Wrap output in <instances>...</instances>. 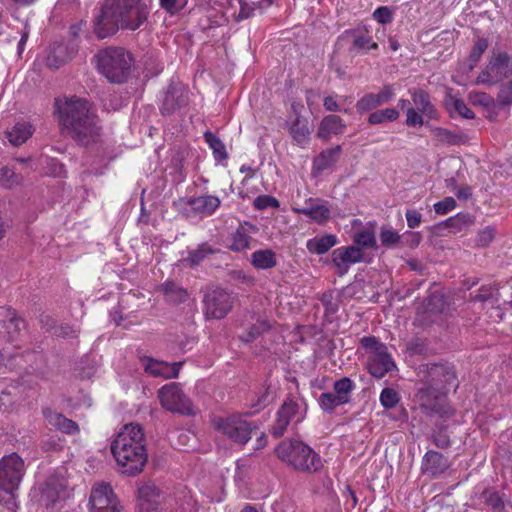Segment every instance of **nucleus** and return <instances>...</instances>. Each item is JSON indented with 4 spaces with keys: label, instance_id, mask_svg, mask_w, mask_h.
Returning <instances> with one entry per match:
<instances>
[{
    "label": "nucleus",
    "instance_id": "30",
    "mask_svg": "<svg viewBox=\"0 0 512 512\" xmlns=\"http://www.w3.org/2000/svg\"><path fill=\"white\" fill-rule=\"evenodd\" d=\"M74 49H69L64 44L55 45L46 58V64L48 67L58 69L60 66L65 64L72 58Z\"/></svg>",
    "mask_w": 512,
    "mask_h": 512
},
{
    "label": "nucleus",
    "instance_id": "51",
    "mask_svg": "<svg viewBox=\"0 0 512 512\" xmlns=\"http://www.w3.org/2000/svg\"><path fill=\"white\" fill-rule=\"evenodd\" d=\"M400 401V396L393 388H384L380 394V402L386 409L394 408Z\"/></svg>",
    "mask_w": 512,
    "mask_h": 512
},
{
    "label": "nucleus",
    "instance_id": "37",
    "mask_svg": "<svg viewBox=\"0 0 512 512\" xmlns=\"http://www.w3.org/2000/svg\"><path fill=\"white\" fill-rule=\"evenodd\" d=\"M293 140L299 145H305L309 141L310 130L305 120L297 117L290 127Z\"/></svg>",
    "mask_w": 512,
    "mask_h": 512
},
{
    "label": "nucleus",
    "instance_id": "10",
    "mask_svg": "<svg viewBox=\"0 0 512 512\" xmlns=\"http://www.w3.org/2000/svg\"><path fill=\"white\" fill-rule=\"evenodd\" d=\"M158 397L162 407L173 413L195 416L198 412L192 401L183 393L178 383L163 386L158 391Z\"/></svg>",
    "mask_w": 512,
    "mask_h": 512
},
{
    "label": "nucleus",
    "instance_id": "14",
    "mask_svg": "<svg viewBox=\"0 0 512 512\" xmlns=\"http://www.w3.org/2000/svg\"><path fill=\"white\" fill-rule=\"evenodd\" d=\"M89 505L91 512H123L117 496L109 483H95L92 487Z\"/></svg>",
    "mask_w": 512,
    "mask_h": 512
},
{
    "label": "nucleus",
    "instance_id": "64",
    "mask_svg": "<svg viewBox=\"0 0 512 512\" xmlns=\"http://www.w3.org/2000/svg\"><path fill=\"white\" fill-rule=\"evenodd\" d=\"M321 302L325 306L326 311L334 313L337 311V305L332 301V294L324 293L321 297Z\"/></svg>",
    "mask_w": 512,
    "mask_h": 512
},
{
    "label": "nucleus",
    "instance_id": "1",
    "mask_svg": "<svg viewBox=\"0 0 512 512\" xmlns=\"http://www.w3.org/2000/svg\"><path fill=\"white\" fill-rule=\"evenodd\" d=\"M149 14V7L142 0H104L95 19V34L104 39L120 28L135 31L147 21Z\"/></svg>",
    "mask_w": 512,
    "mask_h": 512
},
{
    "label": "nucleus",
    "instance_id": "22",
    "mask_svg": "<svg viewBox=\"0 0 512 512\" xmlns=\"http://www.w3.org/2000/svg\"><path fill=\"white\" fill-rule=\"evenodd\" d=\"M66 483L63 479L49 478L41 489V501L46 507H52L65 497Z\"/></svg>",
    "mask_w": 512,
    "mask_h": 512
},
{
    "label": "nucleus",
    "instance_id": "43",
    "mask_svg": "<svg viewBox=\"0 0 512 512\" xmlns=\"http://www.w3.org/2000/svg\"><path fill=\"white\" fill-rule=\"evenodd\" d=\"M334 393L345 399V403H349L351 400L350 394L355 389L354 382L349 377H342L335 381L333 384Z\"/></svg>",
    "mask_w": 512,
    "mask_h": 512
},
{
    "label": "nucleus",
    "instance_id": "13",
    "mask_svg": "<svg viewBox=\"0 0 512 512\" xmlns=\"http://www.w3.org/2000/svg\"><path fill=\"white\" fill-rule=\"evenodd\" d=\"M419 382L428 386H434L439 390L447 391V387L456 381L455 372L446 364L427 363L418 368Z\"/></svg>",
    "mask_w": 512,
    "mask_h": 512
},
{
    "label": "nucleus",
    "instance_id": "34",
    "mask_svg": "<svg viewBox=\"0 0 512 512\" xmlns=\"http://www.w3.org/2000/svg\"><path fill=\"white\" fill-rule=\"evenodd\" d=\"M437 142L446 145H460L468 142V136L456 131L437 127L433 130Z\"/></svg>",
    "mask_w": 512,
    "mask_h": 512
},
{
    "label": "nucleus",
    "instance_id": "23",
    "mask_svg": "<svg viewBox=\"0 0 512 512\" xmlns=\"http://www.w3.org/2000/svg\"><path fill=\"white\" fill-rule=\"evenodd\" d=\"M183 362L167 363L148 359L145 363V371L154 377H162L165 379L177 378Z\"/></svg>",
    "mask_w": 512,
    "mask_h": 512
},
{
    "label": "nucleus",
    "instance_id": "29",
    "mask_svg": "<svg viewBox=\"0 0 512 512\" xmlns=\"http://www.w3.org/2000/svg\"><path fill=\"white\" fill-rule=\"evenodd\" d=\"M44 416L51 426L63 433L73 434L78 431L77 424L60 413L47 409Z\"/></svg>",
    "mask_w": 512,
    "mask_h": 512
},
{
    "label": "nucleus",
    "instance_id": "58",
    "mask_svg": "<svg viewBox=\"0 0 512 512\" xmlns=\"http://www.w3.org/2000/svg\"><path fill=\"white\" fill-rule=\"evenodd\" d=\"M431 440L440 449H446L451 445L450 437L442 429L434 431L431 435Z\"/></svg>",
    "mask_w": 512,
    "mask_h": 512
},
{
    "label": "nucleus",
    "instance_id": "12",
    "mask_svg": "<svg viewBox=\"0 0 512 512\" xmlns=\"http://www.w3.org/2000/svg\"><path fill=\"white\" fill-rule=\"evenodd\" d=\"M25 474L23 459L16 453L4 456L0 460V491L17 492Z\"/></svg>",
    "mask_w": 512,
    "mask_h": 512
},
{
    "label": "nucleus",
    "instance_id": "6",
    "mask_svg": "<svg viewBox=\"0 0 512 512\" xmlns=\"http://www.w3.org/2000/svg\"><path fill=\"white\" fill-rule=\"evenodd\" d=\"M414 401L421 411L428 417L438 416L450 418L454 416V409L448 404L446 392L434 386L418 382Z\"/></svg>",
    "mask_w": 512,
    "mask_h": 512
},
{
    "label": "nucleus",
    "instance_id": "3",
    "mask_svg": "<svg viewBox=\"0 0 512 512\" xmlns=\"http://www.w3.org/2000/svg\"><path fill=\"white\" fill-rule=\"evenodd\" d=\"M59 121L72 139L88 144L99 135L100 126L90 104L81 98H71L59 107Z\"/></svg>",
    "mask_w": 512,
    "mask_h": 512
},
{
    "label": "nucleus",
    "instance_id": "16",
    "mask_svg": "<svg viewBox=\"0 0 512 512\" xmlns=\"http://www.w3.org/2000/svg\"><path fill=\"white\" fill-rule=\"evenodd\" d=\"M395 95L392 85H384L378 93H367L356 103V109L359 113L368 112L385 103H388Z\"/></svg>",
    "mask_w": 512,
    "mask_h": 512
},
{
    "label": "nucleus",
    "instance_id": "2",
    "mask_svg": "<svg viewBox=\"0 0 512 512\" xmlns=\"http://www.w3.org/2000/svg\"><path fill=\"white\" fill-rule=\"evenodd\" d=\"M111 452L122 474L136 476L141 473L148 460L142 426L138 423L124 425L111 443Z\"/></svg>",
    "mask_w": 512,
    "mask_h": 512
},
{
    "label": "nucleus",
    "instance_id": "57",
    "mask_svg": "<svg viewBox=\"0 0 512 512\" xmlns=\"http://www.w3.org/2000/svg\"><path fill=\"white\" fill-rule=\"evenodd\" d=\"M495 238V229L493 227H486L481 230L477 235L476 243L480 247H487Z\"/></svg>",
    "mask_w": 512,
    "mask_h": 512
},
{
    "label": "nucleus",
    "instance_id": "41",
    "mask_svg": "<svg viewBox=\"0 0 512 512\" xmlns=\"http://www.w3.org/2000/svg\"><path fill=\"white\" fill-rule=\"evenodd\" d=\"M215 250L207 243H202L197 249L189 252L188 256L183 260L191 267L199 265L207 256L213 254Z\"/></svg>",
    "mask_w": 512,
    "mask_h": 512
},
{
    "label": "nucleus",
    "instance_id": "27",
    "mask_svg": "<svg viewBox=\"0 0 512 512\" xmlns=\"http://www.w3.org/2000/svg\"><path fill=\"white\" fill-rule=\"evenodd\" d=\"M346 124L337 115L325 116L320 124L317 131V137L328 141L331 135H340L344 132Z\"/></svg>",
    "mask_w": 512,
    "mask_h": 512
},
{
    "label": "nucleus",
    "instance_id": "62",
    "mask_svg": "<svg viewBox=\"0 0 512 512\" xmlns=\"http://www.w3.org/2000/svg\"><path fill=\"white\" fill-rule=\"evenodd\" d=\"M406 116V124L408 126H421L424 123L422 115L412 107H408Z\"/></svg>",
    "mask_w": 512,
    "mask_h": 512
},
{
    "label": "nucleus",
    "instance_id": "31",
    "mask_svg": "<svg viewBox=\"0 0 512 512\" xmlns=\"http://www.w3.org/2000/svg\"><path fill=\"white\" fill-rule=\"evenodd\" d=\"M159 290L163 293L166 301L172 304H180L187 300L189 294L187 290L173 281L164 282Z\"/></svg>",
    "mask_w": 512,
    "mask_h": 512
},
{
    "label": "nucleus",
    "instance_id": "45",
    "mask_svg": "<svg viewBox=\"0 0 512 512\" xmlns=\"http://www.w3.org/2000/svg\"><path fill=\"white\" fill-rule=\"evenodd\" d=\"M344 404H346L345 399L343 400L341 396L339 397L335 393L326 392L322 393L319 397L320 407L329 413H331L336 407Z\"/></svg>",
    "mask_w": 512,
    "mask_h": 512
},
{
    "label": "nucleus",
    "instance_id": "26",
    "mask_svg": "<svg viewBox=\"0 0 512 512\" xmlns=\"http://www.w3.org/2000/svg\"><path fill=\"white\" fill-rule=\"evenodd\" d=\"M293 210L298 214H302L310 218L318 224H323L330 218V209L327 206V203L319 199L316 200L315 203L310 199V203H307L305 207L293 208Z\"/></svg>",
    "mask_w": 512,
    "mask_h": 512
},
{
    "label": "nucleus",
    "instance_id": "11",
    "mask_svg": "<svg viewBox=\"0 0 512 512\" xmlns=\"http://www.w3.org/2000/svg\"><path fill=\"white\" fill-rule=\"evenodd\" d=\"M306 410L304 401L288 397L277 411L270 433L275 438L283 436L291 421L299 423L305 418Z\"/></svg>",
    "mask_w": 512,
    "mask_h": 512
},
{
    "label": "nucleus",
    "instance_id": "54",
    "mask_svg": "<svg viewBox=\"0 0 512 512\" xmlns=\"http://www.w3.org/2000/svg\"><path fill=\"white\" fill-rule=\"evenodd\" d=\"M253 204L257 210H264L269 207H279V201L275 197L270 195H260L256 197Z\"/></svg>",
    "mask_w": 512,
    "mask_h": 512
},
{
    "label": "nucleus",
    "instance_id": "35",
    "mask_svg": "<svg viewBox=\"0 0 512 512\" xmlns=\"http://www.w3.org/2000/svg\"><path fill=\"white\" fill-rule=\"evenodd\" d=\"M337 243L336 236L327 234L322 237H315L307 241L306 247L309 252L322 255L328 252Z\"/></svg>",
    "mask_w": 512,
    "mask_h": 512
},
{
    "label": "nucleus",
    "instance_id": "44",
    "mask_svg": "<svg viewBox=\"0 0 512 512\" xmlns=\"http://www.w3.org/2000/svg\"><path fill=\"white\" fill-rule=\"evenodd\" d=\"M399 117V112L394 108H386L372 112L368 117V122L372 125L384 123L385 121H395Z\"/></svg>",
    "mask_w": 512,
    "mask_h": 512
},
{
    "label": "nucleus",
    "instance_id": "53",
    "mask_svg": "<svg viewBox=\"0 0 512 512\" xmlns=\"http://www.w3.org/2000/svg\"><path fill=\"white\" fill-rule=\"evenodd\" d=\"M361 345L363 348L369 351L371 355L384 351V349L387 348L385 344L379 342L378 339L374 336L363 337L361 339Z\"/></svg>",
    "mask_w": 512,
    "mask_h": 512
},
{
    "label": "nucleus",
    "instance_id": "40",
    "mask_svg": "<svg viewBox=\"0 0 512 512\" xmlns=\"http://www.w3.org/2000/svg\"><path fill=\"white\" fill-rule=\"evenodd\" d=\"M500 299L499 289L493 286H482L477 294L471 297L473 302L495 304Z\"/></svg>",
    "mask_w": 512,
    "mask_h": 512
},
{
    "label": "nucleus",
    "instance_id": "50",
    "mask_svg": "<svg viewBox=\"0 0 512 512\" xmlns=\"http://www.w3.org/2000/svg\"><path fill=\"white\" fill-rule=\"evenodd\" d=\"M51 332L56 337L63 339H75L78 337L80 330L68 324H59L51 327Z\"/></svg>",
    "mask_w": 512,
    "mask_h": 512
},
{
    "label": "nucleus",
    "instance_id": "8",
    "mask_svg": "<svg viewBox=\"0 0 512 512\" xmlns=\"http://www.w3.org/2000/svg\"><path fill=\"white\" fill-rule=\"evenodd\" d=\"M215 427L231 441L240 445L246 444L258 430L255 422L247 421L243 416L236 414L219 418L215 421Z\"/></svg>",
    "mask_w": 512,
    "mask_h": 512
},
{
    "label": "nucleus",
    "instance_id": "55",
    "mask_svg": "<svg viewBox=\"0 0 512 512\" xmlns=\"http://www.w3.org/2000/svg\"><path fill=\"white\" fill-rule=\"evenodd\" d=\"M497 100L503 105L512 104V79L500 86Z\"/></svg>",
    "mask_w": 512,
    "mask_h": 512
},
{
    "label": "nucleus",
    "instance_id": "60",
    "mask_svg": "<svg viewBox=\"0 0 512 512\" xmlns=\"http://www.w3.org/2000/svg\"><path fill=\"white\" fill-rule=\"evenodd\" d=\"M456 206V201L452 197H446L442 201L434 204V209L437 214H446L449 211L453 210Z\"/></svg>",
    "mask_w": 512,
    "mask_h": 512
},
{
    "label": "nucleus",
    "instance_id": "38",
    "mask_svg": "<svg viewBox=\"0 0 512 512\" xmlns=\"http://www.w3.org/2000/svg\"><path fill=\"white\" fill-rule=\"evenodd\" d=\"M353 243L356 247L371 249L376 247L375 232L371 228H363L353 235Z\"/></svg>",
    "mask_w": 512,
    "mask_h": 512
},
{
    "label": "nucleus",
    "instance_id": "32",
    "mask_svg": "<svg viewBox=\"0 0 512 512\" xmlns=\"http://www.w3.org/2000/svg\"><path fill=\"white\" fill-rule=\"evenodd\" d=\"M251 264L256 269L268 270L277 265V258L271 249H261L252 253Z\"/></svg>",
    "mask_w": 512,
    "mask_h": 512
},
{
    "label": "nucleus",
    "instance_id": "25",
    "mask_svg": "<svg viewBox=\"0 0 512 512\" xmlns=\"http://www.w3.org/2000/svg\"><path fill=\"white\" fill-rule=\"evenodd\" d=\"M449 468V461L441 453L429 450L423 457L422 470L424 473L436 477Z\"/></svg>",
    "mask_w": 512,
    "mask_h": 512
},
{
    "label": "nucleus",
    "instance_id": "59",
    "mask_svg": "<svg viewBox=\"0 0 512 512\" xmlns=\"http://www.w3.org/2000/svg\"><path fill=\"white\" fill-rule=\"evenodd\" d=\"M373 17L378 23L381 24H388L393 19L391 10L386 6L378 7L373 12Z\"/></svg>",
    "mask_w": 512,
    "mask_h": 512
},
{
    "label": "nucleus",
    "instance_id": "42",
    "mask_svg": "<svg viewBox=\"0 0 512 512\" xmlns=\"http://www.w3.org/2000/svg\"><path fill=\"white\" fill-rule=\"evenodd\" d=\"M270 328L271 325L267 320H258L240 336V339L246 343L251 342L262 335L264 332L270 330Z\"/></svg>",
    "mask_w": 512,
    "mask_h": 512
},
{
    "label": "nucleus",
    "instance_id": "4",
    "mask_svg": "<svg viewBox=\"0 0 512 512\" xmlns=\"http://www.w3.org/2000/svg\"><path fill=\"white\" fill-rule=\"evenodd\" d=\"M277 457L296 471L316 473L323 467V460L301 440L284 439L275 449Z\"/></svg>",
    "mask_w": 512,
    "mask_h": 512
},
{
    "label": "nucleus",
    "instance_id": "61",
    "mask_svg": "<svg viewBox=\"0 0 512 512\" xmlns=\"http://www.w3.org/2000/svg\"><path fill=\"white\" fill-rule=\"evenodd\" d=\"M353 47L358 50H370L377 49L378 44L375 42H371L370 37L359 36L354 39Z\"/></svg>",
    "mask_w": 512,
    "mask_h": 512
},
{
    "label": "nucleus",
    "instance_id": "33",
    "mask_svg": "<svg viewBox=\"0 0 512 512\" xmlns=\"http://www.w3.org/2000/svg\"><path fill=\"white\" fill-rule=\"evenodd\" d=\"M33 134V128L30 123L19 122L7 132L9 142L14 146H20L25 143Z\"/></svg>",
    "mask_w": 512,
    "mask_h": 512
},
{
    "label": "nucleus",
    "instance_id": "52",
    "mask_svg": "<svg viewBox=\"0 0 512 512\" xmlns=\"http://www.w3.org/2000/svg\"><path fill=\"white\" fill-rule=\"evenodd\" d=\"M382 246L391 248L399 244L401 236L393 229L383 227L380 232Z\"/></svg>",
    "mask_w": 512,
    "mask_h": 512
},
{
    "label": "nucleus",
    "instance_id": "15",
    "mask_svg": "<svg viewBox=\"0 0 512 512\" xmlns=\"http://www.w3.org/2000/svg\"><path fill=\"white\" fill-rule=\"evenodd\" d=\"M363 260V252L360 247L354 244L347 247H340L332 252V262L338 268L339 275L347 273L351 264L359 263Z\"/></svg>",
    "mask_w": 512,
    "mask_h": 512
},
{
    "label": "nucleus",
    "instance_id": "28",
    "mask_svg": "<svg viewBox=\"0 0 512 512\" xmlns=\"http://www.w3.org/2000/svg\"><path fill=\"white\" fill-rule=\"evenodd\" d=\"M341 146L337 145L333 148H327L320 152L313 160L312 171L314 174L319 175L323 171L332 168L341 153Z\"/></svg>",
    "mask_w": 512,
    "mask_h": 512
},
{
    "label": "nucleus",
    "instance_id": "24",
    "mask_svg": "<svg viewBox=\"0 0 512 512\" xmlns=\"http://www.w3.org/2000/svg\"><path fill=\"white\" fill-rule=\"evenodd\" d=\"M221 200L214 195H201L197 197H190L187 200L193 212L202 216H211L220 207Z\"/></svg>",
    "mask_w": 512,
    "mask_h": 512
},
{
    "label": "nucleus",
    "instance_id": "49",
    "mask_svg": "<svg viewBox=\"0 0 512 512\" xmlns=\"http://www.w3.org/2000/svg\"><path fill=\"white\" fill-rule=\"evenodd\" d=\"M488 48V41L485 38H479L473 45V48L470 52L468 61H469V70H473L477 62L480 60L482 54Z\"/></svg>",
    "mask_w": 512,
    "mask_h": 512
},
{
    "label": "nucleus",
    "instance_id": "19",
    "mask_svg": "<svg viewBox=\"0 0 512 512\" xmlns=\"http://www.w3.org/2000/svg\"><path fill=\"white\" fill-rule=\"evenodd\" d=\"M160 491L154 483H143L138 487V507L140 512H153L159 507Z\"/></svg>",
    "mask_w": 512,
    "mask_h": 512
},
{
    "label": "nucleus",
    "instance_id": "7",
    "mask_svg": "<svg viewBox=\"0 0 512 512\" xmlns=\"http://www.w3.org/2000/svg\"><path fill=\"white\" fill-rule=\"evenodd\" d=\"M512 75V55L504 51H493L486 67L476 79L477 84L493 86Z\"/></svg>",
    "mask_w": 512,
    "mask_h": 512
},
{
    "label": "nucleus",
    "instance_id": "36",
    "mask_svg": "<svg viewBox=\"0 0 512 512\" xmlns=\"http://www.w3.org/2000/svg\"><path fill=\"white\" fill-rule=\"evenodd\" d=\"M412 100L417 110L430 118L435 116V108L430 101V97L427 92L422 89L414 90L411 92Z\"/></svg>",
    "mask_w": 512,
    "mask_h": 512
},
{
    "label": "nucleus",
    "instance_id": "21",
    "mask_svg": "<svg viewBox=\"0 0 512 512\" xmlns=\"http://www.w3.org/2000/svg\"><path fill=\"white\" fill-rule=\"evenodd\" d=\"M395 368L396 365L387 352V348L384 349V351L369 356L368 370L375 378H383L388 372Z\"/></svg>",
    "mask_w": 512,
    "mask_h": 512
},
{
    "label": "nucleus",
    "instance_id": "18",
    "mask_svg": "<svg viewBox=\"0 0 512 512\" xmlns=\"http://www.w3.org/2000/svg\"><path fill=\"white\" fill-rule=\"evenodd\" d=\"M187 92L178 84H171L168 86L161 106L163 114L174 113L177 109L187 104Z\"/></svg>",
    "mask_w": 512,
    "mask_h": 512
},
{
    "label": "nucleus",
    "instance_id": "39",
    "mask_svg": "<svg viewBox=\"0 0 512 512\" xmlns=\"http://www.w3.org/2000/svg\"><path fill=\"white\" fill-rule=\"evenodd\" d=\"M204 139L213 151L214 158L217 161L225 160L228 155L224 143L212 132L204 133Z\"/></svg>",
    "mask_w": 512,
    "mask_h": 512
},
{
    "label": "nucleus",
    "instance_id": "48",
    "mask_svg": "<svg viewBox=\"0 0 512 512\" xmlns=\"http://www.w3.org/2000/svg\"><path fill=\"white\" fill-rule=\"evenodd\" d=\"M22 183V176L20 174L15 173L12 169L8 167H3L0 170V185L11 189L15 186H18Z\"/></svg>",
    "mask_w": 512,
    "mask_h": 512
},
{
    "label": "nucleus",
    "instance_id": "46",
    "mask_svg": "<svg viewBox=\"0 0 512 512\" xmlns=\"http://www.w3.org/2000/svg\"><path fill=\"white\" fill-rule=\"evenodd\" d=\"M485 503L494 511L500 512L505 506H509L512 509L511 502H504L502 496L497 491H485L483 493Z\"/></svg>",
    "mask_w": 512,
    "mask_h": 512
},
{
    "label": "nucleus",
    "instance_id": "17",
    "mask_svg": "<svg viewBox=\"0 0 512 512\" xmlns=\"http://www.w3.org/2000/svg\"><path fill=\"white\" fill-rule=\"evenodd\" d=\"M258 232V228L250 223H241L236 231L231 235V243L229 249L234 252H242L251 248L253 238L251 234Z\"/></svg>",
    "mask_w": 512,
    "mask_h": 512
},
{
    "label": "nucleus",
    "instance_id": "20",
    "mask_svg": "<svg viewBox=\"0 0 512 512\" xmlns=\"http://www.w3.org/2000/svg\"><path fill=\"white\" fill-rule=\"evenodd\" d=\"M24 327V321L19 318L14 310L8 307H0V329L7 335L10 341H14Z\"/></svg>",
    "mask_w": 512,
    "mask_h": 512
},
{
    "label": "nucleus",
    "instance_id": "5",
    "mask_svg": "<svg viewBox=\"0 0 512 512\" xmlns=\"http://www.w3.org/2000/svg\"><path fill=\"white\" fill-rule=\"evenodd\" d=\"M97 67L112 83H123L128 79L132 65V55L121 47H107L96 54Z\"/></svg>",
    "mask_w": 512,
    "mask_h": 512
},
{
    "label": "nucleus",
    "instance_id": "63",
    "mask_svg": "<svg viewBox=\"0 0 512 512\" xmlns=\"http://www.w3.org/2000/svg\"><path fill=\"white\" fill-rule=\"evenodd\" d=\"M407 225L409 228L414 229L419 226L422 220V215L420 212L414 209H409L405 213Z\"/></svg>",
    "mask_w": 512,
    "mask_h": 512
},
{
    "label": "nucleus",
    "instance_id": "9",
    "mask_svg": "<svg viewBox=\"0 0 512 512\" xmlns=\"http://www.w3.org/2000/svg\"><path fill=\"white\" fill-rule=\"evenodd\" d=\"M234 304L232 293L215 287L208 289L203 297V314L207 320H221L231 311Z\"/></svg>",
    "mask_w": 512,
    "mask_h": 512
},
{
    "label": "nucleus",
    "instance_id": "47",
    "mask_svg": "<svg viewBox=\"0 0 512 512\" xmlns=\"http://www.w3.org/2000/svg\"><path fill=\"white\" fill-rule=\"evenodd\" d=\"M471 223L472 221L469 215L460 213L454 217H450L443 224L446 228L450 229L452 233H457L471 225Z\"/></svg>",
    "mask_w": 512,
    "mask_h": 512
},
{
    "label": "nucleus",
    "instance_id": "56",
    "mask_svg": "<svg viewBox=\"0 0 512 512\" xmlns=\"http://www.w3.org/2000/svg\"><path fill=\"white\" fill-rule=\"evenodd\" d=\"M451 104L455 112L466 119H473L474 112L467 107L465 102L459 98H451Z\"/></svg>",
    "mask_w": 512,
    "mask_h": 512
}]
</instances>
